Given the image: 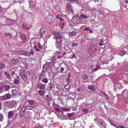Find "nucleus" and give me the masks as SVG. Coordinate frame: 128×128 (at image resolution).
Wrapping results in <instances>:
<instances>
[{"mask_svg":"<svg viewBox=\"0 0 128 128\" xmlns=\"http://www.w3.org/2000/svg\"><path fill=\"white\" fill-rule=\"evenodd\" d=\"M63 38V37L60 36L58 33H55L54 36L53 37V38L56 40L55 46L56 48L59 49V50L60 48Z\"/></svg>","mask_w":128,"mask_h":128,"instance_id":"obj_1","label":"nucleus"},{"mask_svg":"<svg viewBox=\"0 0 128 128\" xmlns=\"http://www.w3.org/2000/svg\"><path fill=\"white\" fill-rule=\"evenodd\" d=\"M80 17L78 15H76L73 17L72 20V22L74 24V25H76L77 24H78L80 22Z\"/></svg>","mask_w":128,"mask_h":128,"instance_id":"obj_2","label":"nucleus"},{"mask_svg":"<svg viewBox=\"0 0 128 128\" xmlns=\"http://www.w3.org/2000/svg\"><path fill=\"white\" fill-rule=\"evenodd\" d=\"M58 118L61 120H66L67 117L64 115L63 112H55Z\"/></svg>","mask_w":128,"mask_h":128,"instance_id":"obj_3","label":"nucleus"},{"mask_svg":"<svg viewBox=\"0 0 128 128\" xmlns=\"http://www.w3.org/2000/svg\"><path fill=\"white\" fill-rule=\"evenodd\" d=\"M3 19L4 20L5 19L6 21L5 23L4 24H14L15 22V21L14 20L10 18H7L6 17H4Z\"/></svg>","mask_w":128,"mask_h":128,"instance_id":"obj_4","label":"nucleus"},{"mask_svg":"<svg viewBox=\"0 0 128 128\" xmlns=\"http://www.w3.org/2000/svg\"><path fill=\"white\" fill-rule=\"evenodd\" d=\"M30 4V8L32 10L35 8L36 7L35 0H28Z\"/></svg>","mask_w":128,"mask_h":128,"instance_id":"obj_5","label":"nucleus"},{"mask_svg":"<svg viewBox=\"0 0 128 128\" xmlns=\"http://www.w3.org/2000/svg\"><path fill=\"white\" fill-rule=\"evenodd\" d=\"M53 121L54 120L52 118H49L46 120L45 123H46V124L47 126H48L53 124Z\"/></svg>","mask_w":128,"mask_h":128,"instance_id":"obj_6","label":"nucleus"},{"mask_svg":"<svg viewBox=\"0 0 128 128\" xmlns=\"http://www.w3.org/2000/svg\"><path fill=\"white\" fill-rule=\"evenodd\" d=\"M7 105L10 108H12L15 107L17 104V103L14 100L8 102H7Z\"/></svg>","mask_w":128,"mask_h":128,"instance_id":"obj_7","label":"nucleus"},{"mask_svg":"<svg viewBox=\"0 0 128 128\" xmlns=\"http://www.w3.org/2000/svg\"><path fill=\"white\" fill-rule=\"evenodd\" d=\"M51 67V65L49 62H46L45 64H44L43 67V70L45 72L48 70H49L50 68Z\"/></svg>","mask_w":128,"mask_h":128,"instance_id":"obj_8","label":"nucleus"},{"mask_svg":"<svg viewBox=\"0 0 128 128\" xmlns=\"http://www.w3.org/2000/svg\"><path fill=\"white\" fill-rule=\"evenodd\" d=\"M19 75L24 80H26L27 79V75L25 70H22V72H20Z\"/></svg>","mask_w":128,"mask_h":128,"instance_id":"obj_9","label":"nucleus"},{"mask_svg":"<svg viewBox=\"0 0 128 128\" xmlns=\"http://www.w3.org/2000/svg\"><path fill=\"white\" fill-rule=\"evenodd\" d=\"M66 8L68 10L72 13L73 12V9L70 2H68L66 4Z\"/></svg>","mask_w":128,"mask_h":128,"instance_id":"obj_10","label":"nucleus"},{"mask_svg":"<svg viewBox=\"0 0 128 128\" xmlns=\"http://www.w3.org/2000/svg\"><path fill=\"white\" fill-rule=\"evenodd\" d=\"M94 120L95 122L97 124H99L100 122V127L102 126L103 128H105V127L104 126V125H103V123L101 121V120L99 119L98 118H96Z\"/></svg>","mask_w":128,"mask_h":128,"instance_id":"obj_11","label":"nucleus"},{"mask_svg":"<svg viewBox=\"0 0 128 128\" xmlns=\"http://www.w3.org/2000/svg\"><path fill=\"white\" fill-rule=\"evenodd\" d=\"M28 104L30 105H32L33 108L36 107L38 106V104L35 101L32 100H29L28 102Z\"/></svg>","mask_w":128,"mask_h":128,"instance_id":"obj_12","label":"nucleus"},{"mask_svg":"<svg viewBox=\"0 0 128 128\" xmlns=\"http://www.w3.org/2000/svg\"><path fill=\"white\" fill-rule=\"evenodd\" d=\"M31 27L30 25L28 23H24L22 26V28L24 29H29Z\"/></svg>","mask_w":128,"mask_h":128,"instance_id":"obj_13","label":"nucleus"},{"mask_svg":"<svg viewBox=\"0 0 128 128\" xmlns=\"http://www.w3.org/2000/svg\"><path fill=\"white\" fill-rule=\"evenodd\" d=\"M11 94H5L2 96L4 100H6L7 99H10L11 98Z\"/></svg>","mask_w":128,"mask_h":128,"instance_id":"obj_14","label":"nucleus"},{"mask_svg":"<svg viewBox=\"0 0 128 128\" xmlns=\"http://www.w3.org/2000/svg\"><path fill=\"white\" fill-rule=\"evenodd\" d=\"M46 85L45 84H38V88L40 90H44L45 88Z\"/></svg>","mask_w":128,"mask_h":128,"instance_id":"obj_15","label":"nucleus"},{"mask_svg":"<svg viewBox=\"0 0 128 128\" xmlns=\"http://www.w3.org/2000/svg\"><path fill=\"white\" fill-rule=\"evenodd\" d=\"M87 51L89 54H92L94 52V51L92 50V48L90 47H89L87 49Z\"/></svg>","mask_w":128,"mask_h":128,"instance_id":"obj_16","label":"nucleus"},{"mask_svg":"<svg viewBox=\"0 0 128 128\" xmlns=\"http://www.w3.org/2000/svg\"><path fill=\"white\" fill-rule=\"evenodd\" d=\"M4 88L5 91L8 90L11 88V86L8 84H6L4 86Z\"/></svg>","mask_w":128,"mask_h":128,"instance_id":"obj_17","label":"nucleus"},{"mask_svg":"<svg viewBox=\"0 0 128 128\" xmlns=\"http://www.w3.org/2000/svg\"><path fill=\"white\" fill-rule=\"evenodd\" d=\"M45 31V30L44 28H42L40 31V35L41 36H42L43 34H44Z\"/></svg>","mask_w":128,"mask_h":128,"instance_id":"obj_18","label":"nucleus"},{"mask_svg":"<svg viewBox=\"0 0 128 128\" xmlns=\"http://www.w3.org/2000/svg\"><path fill=\"white\" fill-rule=\"evenodd\" d=\"M60 110H62L64 112H70V109L66 108L60 107Z\"/></svg>","mask_w":128,"mask_h":128,"instance_id":"obj_19","label":"nucleus"},{"mask_svg":"<svg viewBox=\"0 0 128 128\" xmlns=\"http://www.w3.org/2000/svg\"><path fill=\"white\" fill-rule=\"evenodd\" d=\"M123 70L125 72H128V64H126L124 66Z\"/></svg>","mask_w":128,"mask_h":128,"instance_id":"obj_20","label":"nucleus"},{"mask_svg":"<svg viewBox=\"0 0 128 128\" xmlns=\"http://www.w3.org/2000/svg\"><path fill=\"white\" fill-rule=\"evenodd\" d=\"M12 95L14 96H15L17 95V90L16 89H14L12 90Z\"/></svg>","mask_w":128,"mask_h":128,"instance_id":"obj_21","label":"nucleus"},{"mask_svg":"<svg viewBox=\"0 0 128 128\" xmlns=\"http://www.w3.org/2000/svg\"><path fill=\"white\" fill-rule=\"evenodd\" d=\"M74 112H73L72 113H68L67 114L68 116V118L70 120H72V118H70L72 117L73 115H74Z\"/></svg>","mask_w":128,"mask_h":128,"instance_id":"obj_22","label":"nucleus"},{"mask_svg":"<svg viewBox=\"0 0 128 128\" xmlns=\"http://www.w3.org/2000/svg\"><path fill=\"white\" fill-rule=\"evenodd\" d=\"M4 74L7 79H8L9 80L10 79V74L9 73L6 72H5Z\"/></svg>","mask_w":128,"mask_h":128,"instance_id":"obj_23","label":"nucleus"},{"mask_svg":"<svg viewBox=\"0 0 128 128\" xmlns=\"http://www.w3.org/2000/svg\"><path fill=\"white\" fill-rule=\"evenodd\" d=\"M77 34V32L75 31H72L69 33V35L70 36H74Z\"/></svg>","mask_w":128,"mask_h":128,"instance_id":"obj_24","label":"nucleus"},{"mask_svg":"<svg viewBox=\"0 0 128 128\" xmlns=\"http://www.w3.org/2000/svg\"><path fill=\"white\" fill-rule=\"evenodd\" d=\"M4 35L10 38H11L12 36L11 34L8 32H5Z\"/></svg>","mask_w":128,"mask_h":128,"instance_id":"obj_25","label":"nucleus"},{"mask_svg":"<svg viewBox=\"0 0 128 128\" xmlns=\"http://www.w3.org/2000/svg\"><path fill=\"white\" fill-rule=\"evenodd\" d=\"M38 92L39 94L41 96H42L44 95L45 93V92L43 91V90H38Z\"/></svg>","mask_w":128,"mask_h":128,"instance_id":"obj_26","label":"nucleus"},{"mask_svg":"<svg viewBox=\"0 0 128 128\" xmlns=\"http://www.w3.org/2000/svg\"><path fill=\"white\" fill-rule=\"evenodd\" d=\"M56 18L58 19L61 21H64V20L62 18L61 16L60 15H56Z\"/></svg>","mask_w":128,"mask_h":128,"instance_id":"obj_27","label":"nucleus"},{"mask_svg":"<svg viewBox=\"0 0 128 128\" xmlns=\"http://www.w3.org/2000/svg\"><path fill=\"white\" fill-rule=\"evenodd\" d=\"M26 109V107L25 106H23L22 108L20 107L18 109H21L20 112H24V111Z\"/></svg>","mask_w":128,"mask_h":128,"instance_id":"obj_28","label":"nucleus"},{"mask_svg":"<svg viewBox=\"0 0 128 128\" xmlns=\"http://www.w3.org/2000/svg\"><path fill=\"white\" fill-rule=\"evenodd\" d=\"M65 22H62L60 23V24L59 25V27L61 28L62 29L64 28V26L65 24Z\"/></svg>","mask_w":128,"mask_h":128,"instance_id":"obj_29","label":"nucleus"},{"mask_svg":"<svg viewBox=\"0 0 128 128\" xmlns=\"http://www.w3.org/2000/svg\"><path fill=\"white\" fill-rule=\"evenodd\" d=\"M20 35L21 38L22 40H24L26 38V36L25 34L22 33H20Z\"/></svg>","mask_w":128,"mask_h":128,"instance_id":"obj_30","label":"nucleus"},{"mask_svg":"<svg viewBox=\"0 0 128 128\" xmlns=\"http://www.w3.org/2000/svg\"><path fill=\"white\" fill-rule=\"evenodd\" d=\"M13 112H8V119L11 118L13 116Z\"/></svg>","mask_w":128,"mask_h":128,"instance_id":"obj_31","label":"nucleus"},{"mask_svg":"<svg viewBox=\"0 0 128 128\" xmlns=\"http://www.w3.org/2000/svg\"><path fill=\"white\" fill-rule=\"evenodd\" d=\"M36 128H43L42 126L39 123H37L35 126Z\"/></svg>","mask_w":128,"mask_h":128,"instance_id":"obj_32","label":"nucleus"},{"mask_svg":"<svg viewBox=\"0 0 128 128\" xmlns=\"http://www.w3.org/2000/svg\"><path fill=\"white\" fill-rule=\"evenodd\" d=\"M5 66V65L4 63L2 62L0 63V69H2L4 68Z\"/></svg>","mask_w":128,"mask_h":128,"instance_id":"obj_33","label":"nucleus"},{"mask_svg":"<svg viewBox=\"0 0 128 128\" xmlns=\"http://www.w3.org/2000/svg\"><path fill=\"white\" fill-rule=\"evenodd\" d=\"M102 94L104 95L105 97L106 98V99L107 100H108L109 98V96L108 95H107V94H106L105 93L103 92Z\"/></svg>","mask_w":128,"mask_h":128,"instance_id":"obj_34","label":"nucleus"},{"mask_svg":"<svg viewBox=\"0 0 128 128\" xmlns=\"http://www.w3.org/2000/svg\"><path fill=\"white\" fill-rule=\"evenodd\" d=\"M99 66L97 65L96 66L95 68H94L93 70L94 71H96L99 69Z\"/></svg>","mask_w":128,"mask_h":128,"instance_id":"obj_35","label":"nucleus"},{"mask_svg":"<svg viewBox=\"0 0 128 128\" xmlns=\"http://www.w3.org/2000/svg\"><path fill=\"white\" fill-rule=\"evenodd\" d=\"M42 81V82L46 84L48 82V81L46 78H44L43 79Z\"/></svg>","mask_w":128,"mask_h":128,"instance_id":"obj_36","label":"nucleus"},{"mask_svg":"<svg viewBox=\"0 0 128 128\" xmlns=\"http://www.w3.org/2000/svg\"><path fill=\"white\" fill-rule=\"evenodd\" d=\"M80 17L84 19H86L88 18V17L87 16L84 15L83 14L80 15Z\"/></svg>","mask_w":128,"mask_h":128,"instance_id":"obj_37","label":"nucleus"},{"mask_svg":"<svg viewBox=\"0 0 128 128\" xmlns=\"http://www.w3.org/2000/svg\"><path fill=\"white\" fill-rule=\"evenodd\" d=\"M25 54L24 55L26 56H30V52H24Z\"/></svg>","mask_w":128,"mask_h":128,"instance_id":"obj_38","label":"nucleus"},{"mask_svg":"<svg viewBox=\"0 0 128 128\" xmlns=\"http://www.w3.org/2000/svg\"><path fill=\"white\" fill-rule=\"evenodd\" d=\"M70 2L77 4L78 3V2L77 0H71Z\"/></svg>","mask_w":128,"mask_h":128,"instance_id":"obj_39","label":"nucleus"},{"mask_svg":"<svg viewBox=\"0 0 128 128\" xmlns=\"http://www.w3.org/2000/svg\"><path fill=\"white\" fill-rule=\"evenodd\" d=\"M4 90L3 87L2 86H0V93L2 92Z\"/></svg>","mask_w":128,"mask_h":128,"instance_id":"obj_40","label":"nucleus"},{"mask_svg":"<svg viewBox=\"0 0 128 128\" xmlns=\"http://www.w3.org/2000/svg\"><path fill=\"white\" fill-rule=\"evenodd\" d=\"M14 82L15 84H17L19 82V81L18 79H15Z\"/></svg>","mask_w":128,"mask_h":128,"instance_id":"obj_41","label":"nucleus"},{"mask_svg":"<svg viewBox=\"0 0 128 128\" xmlns=\"http://www.w3.org/2000/svg\"><path fill=\"white\" fill-rule=\"evenodd\" d=\"M29 52L30 56H31V55H33L34 54V51L32 49L30 50V51Z\"/></svg>","mask_w":128,"mask_h":128,"instance_id":"obj_42","label":"nucleus"},{"mask_svg":"<svg viewBox=\"0 0 128 128\" xmlns=\"http://www.w3.org/2000/svg\"><path fill=\"white\" fill-rule=\"evenodd\" d=\"M33 107V106L32 107H30L29 106H27L26 107V109L28 110H30Z\"/></svg>","mask_w":128,"mask_h":128,"instance_id":"obj_43","label":"nucleus"},{"mask_svg":"<svg viewBox=\"0 0 128 128\" xmlns=\"http://www.w3.org/2000/svg\"><path fill=\"white\" fill-rule=\"evenodd\" d=\"M60 109L58 108H55V110L56 112H60Z\"/></svg>","mask_w":128,"mask_h":128,"instance_id":"obj_44","label":"nucleus"},{"mask_svg":"<svg viewBox=\"0 0 128 128\" xmlns=\"http://www.w3.org/2000/svg\"><path fill=\"white\" fill-rule=\"evenodd\" d=\"M83 79L84 80H86L87 78V76L86 75H84L82 77Z\"/></svg>","mask_w":128,"mask_h":128,"instance_id":"obj_45","label":"nucleus"},{"mask_svg":"<svg viewBox=\"0 0 128 128\" xmlns=\"http://www.w3.org/2000/svg\"><path fill=\"white\" fill-rule=\"evenodd\" d=\"M4 119L3 116L1 114H0V121H2Z\"/></svg>","mask_w":128,"mask_h":128,"instance_id":"obj_46","label":"nucleus"},{"mask_svg":"<svg viewBox=\"0 0 128 128\" xmlns=\"http://www.w3.org/2000/svg\"><path fill=\"white\" fill-rule=\"evenodd\" d=\"M50 64V65H51V66L54 65V62L53 61H51L50 62H49Z\"/></svg>","mask_w":128,"mask_h":128,"instance_id":"obj_47","label":"nucleus"},{"mask_svg":"<svg viewBox=\"0 0 128 128\" xmlns=\"http://www.w3.org/2000/svg\"><path fill=\"white\" fill-rule=\"evenodd\" d=\"M34 48H35V50L37 51H39L40 50L35 45L34 46Z\"/></svg>","mask_w":128,"mask_h":128,"instance_id":"obj_48","label":"nucleus"},{"mask_svg":"<svg viewBox=\"0 0 128 128\" xmlns=\"http://www.w3.org/2000/svg\"><path fill=\"white\" fill-rule=\"evenodd\" d=\"M88 88L90 90H92L94 89V88L90 86H89L88 87Z\"/></svg>","mask_w":128,"mask_h":128,"instance_id":"obj_49","label":"nucleus"},{"mask_svg":"<svg viewBox=\"0 0 128 128\" xmlns=\"http://www.w3.org/2000/svg\"><path fill=\"white\" fill-rule=\"evenodd\" d=\"M38 47L40 49H41L42 48V46L40 43H38Z\"/></svg>","mask_w":128,"mask_h":128,"instance_id":"obj_50","label":"nucleus"},{"mask_svg":"<svg viewBox=\"0 0 128 128\" xmlns=\"http://www.w3.org/2000/svg\"><path fill=\"white\" fill-rule=\"evenodd\" d=\"M71 109H72V110L74 111H76V108L75 107L72 108L70 109V110Z\"/></svg>","mask_w":128,"mask_h":128,"instance_id":"obj_51","label":"nucleus"},{"mask_svg":"<svg viewBox=\"0 0 128 128\" xmlns=\"http://www.w3.org/2000/svg\"><path fill=\"white\" fill-rule=\"evenodd\" d=\"M4 8H3L1 6H0V13L2 12V10Z\"/></svg>","mask_w":128,"mask_h":128,"instance_id":"obj_52","label":"nucleus"},{"mask_svg":"<svg viewBox=\"0 0 128 128\" xmlns=\"http://www.w3.org/2000/svg\"><path fill=\"white\" fill-rule=\"evenodd\" d=\"M84 30L86 31H88L89 30V28L88 27L86 28H84Z\"/></svg>","mask_w":128,"mask_h":128,"instance_id":"obj_53","label":"nucleus"},{"mask_svg":"<svg viewBox=\"0 0 128 128\" xmlns=\"http://www.w3.org/2000/svg\"><path fill=\"white\" fill-rule=\"evenodd\" d=\"M64 70V68L62 67H61L60 68V71L61 72L63 71Z\"/></svg>","mask_w":128,"mask_h":128,"instance_id":"obj_54","label":"nucleus"},{"mask_svg":"<svg viewBox=\"0 0 128 128\" xmlns=\"http://www.w3.org/2000/svg\"><path fill=\"white\" fill-rule=\"evenodd\" d=\"M20 117H21L22 116L23 114V112H20Z\"/></svg>","mask_w":128,"mask_h":128,"instance_id":"obj_55","label":"nucleus"},{"mask_svg":"<svg viewBox=\"0 0 128 128\" xmlns=\"http://www.w3.org/2000/svg\"><path fill=\"white\" fill-rule=\"evenodd\" d=\"M66 81L68 83L70 82V80L69 79H66Z\"/></svg>","mask_w":128,"mask_h":128,"instance_id":"obj_56","label":"nucleus"},{"mask_svg":"<svg viewBox=\"0 0 128 128\" xmlns=\"http://www.w3.org/2000/svg\"><path fill=\"white\" fill-rule=\"evenodd\" d=\"M12 75L13 76H14V74H15V72L14 71H12Z\"/></svg>","mask_w":128,"mask_h":128,"instance_id":"obj_57","label":"nucleus"},{"mask_svg":"<svg viewBox=\"0 0 128 128\" xmlns=\"http://www.w3.org/2000/svg\"><path fill=\"white\" fill-rule=\"evenodd\" d=\"M56 53L58 54H60L61 53V51H56Z\"/></svg>","mask_w":128,"mask_h":128,"instance_id":"obj_58","label":"nucleus"},{"mask_svg":"<svg viewBox=\"0 0 128 128\" xmlns=\"http://www.w3.org/2000/svg\"><path fill=\"white\" fill-rule=\"evenodd\" d=\"M63 56H58V58H60L62 57Z\"/></svg>","mask_w":128,"mask_h":128,"instance_id":"obj_59","label":"nucleus"},{"mask_svg":"<svg viewBox=\"0 0 128 128\" xmlns=\"http://www.w3.org/2000/svg\"><path fill=\"white\" fill-rule=\"evenodd\" d=\"M87 110H88L87 109H85L83 111L84 112H87L88 111Z\"/></svg>","mask_w":128,"mask_h":128,"instance_id":"obj_60","label":"nucleus"},{"mask_svg":"<svg viewBox=\"0 0 128 128\" xmlns=\"http://www.w3.org/2000/svg\"><path fill=\"white\" fill-rule=\"evenodd\" d=\"M99 0H94V2H98Z\"/></svg>","mask_w":128,"mask_h":128,"instance_id":"obj_61","label":"nucleus"},{"mask_svg":"<svg viewBox=\"0 0 128 128\" xmlns=\"http://www.w3.org/2000/svg\"><path fill=\"white\" fill-rule=\"evenodd\" d=\"M126 123L128 124V118L126 120Z\"/></svg>","mask_w":128,"mask_h":128,"instance_id":"obj_62","label":"nucleus"},{"mask_svg":"<svg viewBox=\"0 0 128 128\" xmlns=\"http://www.w3.org/2000/svg\"><path fill=\"white\" fill-rule=\"evenodd\" d=\"M125 2L126 4H128V0H125Z\"/></svg>","mask_w":128,"mask_h":128,"instance_id":"obj_63","label":"nucleus"},{"mask_svg":"<svg viewBox=\"0 0 128 128\" xmlns=\"http://www.w3.org/2000/svg\"><path fill=\"white\" fill-rule=\"evenodd\" d=\"M120 128H124V126H120Z\"/></svg>","mask_w":128,"mask_h":128,"instance_id":"obj_64","label":"nucleus"}]
</instances>
